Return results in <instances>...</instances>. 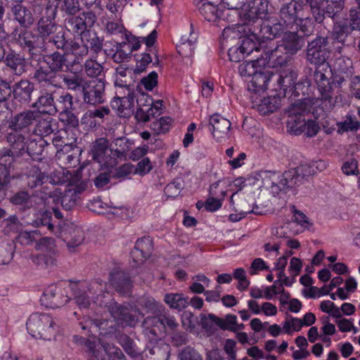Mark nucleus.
Segmentation results:
<instances>
[{
	"label": "nucleus",
	"mask_w": 360,
	"mask_h": 360,
	"mask_svg": "<svg viewBox=\"0 0 360 360\" xmlns=\"http://www.w3.org/2000/svg\"><path fill=\"white\" fill-rule=\"evenodd\" d=\"M304 2L292 0L282 5L278 13V19L263 28V34L273 39L280 37L286 30H300L304 34L309 35L313 32L312 20L304 16Z\"/></svg>",
	"instance_id": "obj_1"
},
{
	"label": "nucleus",
	"mask_w": 360,
	"mask_h": 360,
	"mask_svg": "<svg viewBox=\"0 0 360 360\" xmlns=\"http://www.w3.org/2000/svg\"><path fill=\"white\" fill-rule=\"evenodd\" d=\"M269 3L268 0H252L244 5L240 13L242 27H250L249 30L255 32L260 36L266 35L263 34L262 29L270 25L262 21V18L268 13Z\"/></svg>",
	"instance_id": "obj_2"
},
{
	"label": "nucleus",
	"mask_w": 360,
	"mask_h": 360,
	"mask_svg": "<svg viewBox=\"0 0 360 360\" xmlns=\"http://www.w3.org/2000/svg\"><path fill=\"white\" fill-rule=\"evenodd\" d=\"M331 69L329 64L317 65L314 73V79L320 94L319 98L327 109L333 108L338 99L334 95L333 83L329 81Z\"/></svg>",
	"instance_id": "obj_3"
},
{
	"label": "nucleus",
	"mask_w": 360,
	"mask_h": 360,
	"mask_svg": "<svg viewBox=\"0 0 360 360\" xmlns=\"http://www.w3.org/2000/svg\"><path fill=\"white\" fill-rule=\"evenodd\" d=\"M27 330L34 338L50 340L56 331L57 323L49 314H32L28 319Z\"/></svg>",
	"instance_id": "obj_4"
},
{
	"label": "nucleus",
	"mask_w": 360,
	"mask_h": 360,
	"mask_svg": "<svg viewBox=\"0 0 360 360\" xmlns=\"http://www.w3.org/2000/svg\"><path fill=\"white\" fill-rule=\"evenodd\" d=\"M96 20L97 17L93 11H83L78 15L67 16L64 25L68 31L85 38Z\"/></svg>",
	"instance_id": "obj_5"
},
{
	"label": "nucleus",
	"mask_w": 360,
	"mask_h": 360,
	"mask_svg": "<svg viewBox=\"0 0 360 360\" xmlns=\"http://www.w3.org/2000/svg\"><path fill=\"white\" fill-rule=\"evenodd\" d=\"M263 53L258 58L260 67L277 68L285 65L289 60L290 55L287 53L281 44H274L271 40L269 44H264Z\"/></svg>",
	"instance_id": "obj_6"
},
{
	"label": "nucleus",
	"mask_w": 360,
	"mask_h": 360,
	"mask_svg": "<svg viewBox=\"0 0 360 360\" xmlns=\"http://www.w3.org/2000/svg\"><path fill=\"white\" fill-rule=\"evenodd\" d=\"M115 85L122 88L126 87L127 94L125 96L115 98L111 102V105L112 108L117 110L120 117H129L134 113L135 93L130 89V85L127 84V81H123L121 78L116 79Z\"/></svg>",
	"instance_id": "obj_7"
},
{
	"label": "nucleus",
	"mask_w": 360,
	"mask_h": 360,
	"mask_svg": "<svg viewBox=\"0 0 360 360\" xmlns=\"http://www.w3.org/2000/svg\"><path fill=\"white\" fill-rule=\"evenodd\" d=\"M330 56L327 37H318L308 43L307 60L316 65L328 64L326 63Z\"/></svg>",
	"instance_id": "obj_8"
},
{
	"label": "nucleus",
	"mask_w": 360,
	"mask_h": 360,
	"mask_svg": "<svg viewBox=\"0 0 360 360\" xmlns=\"http://www.w3.org/2000/svg\"><path fill=\"white\" fill-rule=\"evenodd\" d=\"M108 309L117 323L122 326H134L139 321V316H143L139 309H130L116 302L110 304Z\"/></svg>",
	"instance_id": "obj_9"
},
{
	"label": "nucleus",
	"mask_w": 360,
	"mask_h": 360,
	"mask_svg": "<svg viewBox=\"0 0 360 360\" xmlns=\"http://www.w3.org/2000/svg\"><path fill=\"white\" fill-rule=\"evenodd\" d=\"M108 309L117 323L122 326H134L139 321V316H143L139 309H130L116 302L110 304Z\"/></svg>",
	"instance_id": "obj_10"
},
{
	"label": "nucleus",
	"mask_w": 360,
	"mask_h": 360,
	"mask_svg": "<svg viewBox=\"0 0 360 360\" xmlns=\"http://www.w3.org/2000/svg\"><path fill=\"white\" fill-rule=\"evenodd\" d=\"M108 309L117 323L122 326H134L139 321V316H143L139 309H130L116 302L110 304Z\"/></svg>",
	"instance_id": "obj_11"
},
{
	"label": "nucleus",
	"mask_w": 360,
	"mask_h": 360,
	"mask_svg": "<svg viewBox=\"0 0 360 360\" xmlns=\"http://www.w3.org/2000/svg\"><path fill=\"white\" fill-rule=\"evenodd\" d=\"M108 309L117 323L122 326H134L139 321V316H143L139 309H130L116 302L110 304Z\"/></svg>",
	"instance_id": "obj_12"
},
{
	"label": "nucleus",
	"mask_w": 360,
	"mask_h": 360,
	"mask_svg": "<svg viewBox=\"0 0 360 360\" xmlns=\"http://www.w3.org/2000/svg\"><path fill=\"white\" fill-rule=\"evenodd\" d=\"M244 36L242 37L241 43L239 45L246 56H249L254 51H258L262 49L265 39H274L271 36L264 35L260 36L255 32L249 30L250 27H241Z\"/></svg>",
	"instance_id": "obj_13"
},
{
	"label": "nucleus",
	"mask_w": 360,
	"mask_h": 360,
	"mask_svg": "<svg viewBox=\"0 0 360 360\" xmlns=\"http://www.w3.org/2000/svg\"><path fill=\"white\" fill-rule=\"evenodd\" d=\"M56 15V8H53L51 5L48 4L44 15L39 20L37 25L38 36L41 41L56 32L58 28L55 21Z\"/></svg>",
	"instance_id": "obj_14"
},
{
	"label": "nucleus",
	"mask_w": 360,
	"mask_h": 360,
	"mask_svg": "<svg viewBox=\"0 0 360 360\" xmlns=\"http://www.w3.org/2000/svg\"><path fill=\"white\" fill-rule=\"evenodd\" d=\"M108 141L105 138L96 139L91 144V153L93 160L106 167H112L115 160H112L109 152Z\"/></svg>",
	"instance_id": "obj_15"
},
{
	"label": "nucleus",
	"mask_w": 360,
	"mask_h": 360,
	"mask_svg": "<svg viewBox=\"0 0 360 360\" xmlns=\"http://www.w3.org/2000/svg\"><path fill=\"white\" fill-rule=\"evenodd\" d=\"M274 79L277 83V87L275 88L278 91L279 95L285 97L289 94H292L295 89H297L296 83L297 74L292 70H286L283 71L280 75H274Z\"/></svg>",
	"instance_id": "obj_16"
},
{
	"label": "nucleus",
	"mask_w": 360,
	"mask_h": 360,
	"mask_svg": "<svg viewBox=\"0 0 360 360\" xmlns=\"http://www.w3.org/2000/svg\"><path fill=\"white\" fill-rule=\"evenodd\" d=\"M40 300L46 307L54 309L65 304L69 301V298L63 293L60 288L51 285L45 289Z\"/></svg>",
	"instance_id": "obj_17"
},
{
	"label": "nucleus",
	"mask_w": 360,
	"mask_h": 360,
	"mask_svg": "<svg viewBox=\"0 0 360 360\" xmlns=\"http://www.w3.org/2000/svg\"><path fill=\"white\" fill-rule=\"evenodd\" d=\"M285 179V172L281 175L277 172L266 171L262 175V186L276 195L281 191L291 188Z\"/></svg>",
	"instance_id": "obj_18"
},
{
	"label": "nucleus",
	"mask_w": 360,
	"mask_h": 360,
	"mask_svg": "<svg viewBox=\"0 0 360 360\" xmlns=\"http://www.w3.org/2000/svg\"><path fill=\"white\" fill-rule=\"evenodd\" d=\"M212 134L217 142H221L229 138L231 122L221 115L216 113L210 118Z\"/></svg>",
	"instance_id": "obj_19"
},
{
	"label": "nucleus",
	"mask_w": 360,
	"mask_h": 360,
	"mask_svg": "<svg viewBox=\"0 0 360 360\" xmlns=\"http://www.w3.org/2000/svg\"><path fill=\"white\" fill-rule=\"evenodd\" d=\"M84 101L89 105H96L104 102L105 84L102 79L95 84H84L83 89Z\"/></svg>",
	"instance_id": "obj_20"
},
{
	"label": "nucleus",
	"mask_w": 360,
	"mask_h": 360,
	"mask_svg": "<svg viewBox=\"0 0 360 360\" xmlns=\"http://www.w3.org/2000/svg\"><path fill=\"white\" fill-rule=\"evenodd\" d=\"M76 140L77 138L72 131L60 129L54 134L52 143L57 153H67L74 148Z\"/></svg>",
	"instance_id": "obj_21"
},
{
	"label": "nucleus",
	"mask_w": 360,
	"mask_h": 360,
	"mask_svg": "<svg viewBox=\"0 0 360 360\" xmlns=\"http://www.w3.org/2000/svg\"><path fill=\"white\" fill-rule=\"evenodd\" d=\"M313 174H314V168L311 162L285 172V180L288 181V185L291 188L302 184L304 179Z\"/></svg>",
	"instance_id": "obj_22"
},
{
	"label": "nucleus",
	"mask_w": 360,
	"mask_h": 360,
	"mask_svg": "<svg viewBox=\"0 0 360 360\" xmlns=\"http://www.w3.org/2000/svg\"><path fill=\"white\" fill-rule=\"evenodd\" d=\"M58 96L56 90L47 89L46 87H41L39 96L32 107L49 115L53 114L55 98Z\"/></svg>",
	"instance_id": "obj_23"
},
{
	"label": "nucleus",
	"mask_w": 360,
	"mask_h": 360,
	"mask_svg": "<svg viewBox=\"0 0 360 360\" xmlns=\"http://www.w3.org/2000/svg\"><path fill=\"white\" fill-rule=\"evenodd\" d=\"M298 30H286L282 34L281 44L289 55L295 54L304 45V40L302 36L298 34Z\"/></svg>",
	"instance_id": "obj_24"
},
{
	"label": "nucleus",
	"mask_w": 360,
	"mask_h": 360,
	"mask_svg": "<svg viewBox=\"0 0 360 360\" xmlns=\"http://www.w3.org/2000/svg\"><path fill=\"white\" fill-rule=\"evenodd\" d=\"M153 243L149 237H143L136 240L131 256L137 264L143 262L151 254Z\"/></svg>",
	"instance_id": "obj_25"
},
{
	"label": "nucleus",
	"mask_w": 360,
	"mask_h": 360,
	"mask_svg": "<svg viewBox=\"0 0 360 360\" xmlns=\"http://www.w3.org/2000/svg\"><path fill=\"white\" fill-rule=\"evenodd\" d=\"M57 75L47 65H39L33 74V79L41 87L57 86Z\"/></svg>",
	"instance_id": "obj_26"
},
{
	"label": "nucleus",
	"mask_w": 360,
	"mask_h": 360,
	"mask_svg": "<svg viewBox=\"0 0 360 360\" xmlns=\"http://www.w3.org/2000/svg\"><path fill=\"white\" fill-rule=\"evenodd\" d=\"M44 62L56 74L65 72L70 68L66 53L53 51L44 57Z\"/></svg>",
	"instance_id": "obj_27"
},
{
	"label": "nucleus",
	"mask_w": 360,
	"mask_h": 360,
	"mask_svg": "<svg viewBox=\"0 0 360 360\" xmlns=\"http://www.w3.org/2000/svg\"><path fill=\"white\" fill-rule=\"evenodd\" d=\"M37 112L31 110H24L15 115L9 124L11 129L22 131L30 126L36 120Z\"/></svg>",
	"instance_id": "obj_28"
},
{
	"label": "nucleus",
	"mask_w": 360,
	"mask_h": 360,
	"mask_svg": "<svg viewBox=\"0 0 360 360\" xmlns=\"http://www.w3.org/2000/svg\"><path fill=\"white\" fill-rule=\"evenodd\" d=\"M68 41L65 39V32L63 30L56 32L51 34L49 37L41 41V45L44 47L41 50L46 53L53 50V49H62L65 51Z\"/></svg>",
	"instance_id": "obj_29"
},
{
	"label": "nucleus",
	"mask_w": 360,
	"mask_h": 360,
	"mask_svg": "<svg viewBox=\"0 0 360 360\" xmlns=\"http://www.w3.org/2000/svg\"><path fill=\"white\" fill-rule=\"evenodd\" d=\"M27 135L21 131L12 129V131L8 133L6 140L11 146V152L16 155H22L25 151L27 146Z\"/></svg>",
	"instance_id": "obj_30"
},
{
	"label": "nucleus",
	"mask_w": 360,
	"mask_h": 360,
	"mask_svg": "<svg viewBox=\"0 0 360 360\" xmlns=\"http://www.w3.org/2000/svg\"><path fill=\"white\" fill-rule=\"evenodd\" d=\"M34 89V84L28 79H21L13 87L14 98L21 103H28L31 101L32 94Z\"/></svg>",
	"instance_id": "obj_31"
},
{
	"label": "nucleus",
	"mask_w": 360,
	"mask_h": 360,
	"mask_svg": "<svg viewBox=\"0 0 360 360\" xmlns=\"http://www.w3.org/2000/svg\"><path fill=\"white\" fill-rule=\"evenodd\" d=\"M274 75L269 72H261L260 69L252 76V80L248 84V89L255 93L264 91L268 89V84L274 80Z\"/></svg>",
	"instance_id": "obj_32"
},
{
	"label": "nucleus",
	"mask_w": 360,
	"mask_h": 360,
	"mask_svg": "<svg viewBox=\"0 0 360 360\" xmlns=\"http://www.w3.org/2000/svg\"><path fill=\"white\" fill-rule=\"evenodd\" d=\"M18 43L29 51L34 49H41L42 46L40 37L29 30H23L20 32L16 38Z\"/></svg>",
	"instance_id": "obj_33"
},
{
	"label": "nucleus",
	"mask_w": 360,
	"mask_h": 360,
	"mask_svg": "<svg viewBox=\"0 0 360 360\" xmlns=\"http://www.w3.org/2000/svg\"><path fill=\"white\" fill-rule=\"evenodd\" d=\"M11 12L16 21L25 27H30L34 23V18L30 10L20 3H16L12 6Z\"/></svg>",
	"instance_id": "obj_34"
},
{
	"label": "nucleus",
	"mask_w": 360,
	"mask_h": 360,
	"mask_svg": "<svg viewBox=\"0 0 360 360\" xmlns=\"http://www.w3.org/2000/svg\"><path fill=\"white\" fill-rule=\"evenodd\" d=\"M5 63L15 75L20 76L26 71L27 62L25 58L19 53H8L5 58Z\"/></svg>",
	"instance_id": "obj_35"
},
{
	"label": "nucleus",
	"mask_w": 360,
	"mask_h": 360,
	"mask_svg": "<svg viewBox=\"0 0 360 360\" xmlns=\"http://www.w3.org/2000/svg\"><path fill=\"white\" fill-rule=\"evenodd\" d=\"M49 143L42 137H38L30 140L25 148V151L30 157L37 161H41L44 159L43 152L44 147L48 146Z\"/></svg>",
	"instance_id": "obj_36"
},
{
	"label": "nucleus",
	"mask_w": 360,
	"mask_h": 360,
	"mask_svg": "<svg viewBox=\"0 0 360 360\" xmlns=\"http://www.w3.org/2000/svg\"><path fill=\"white\" fill-rule=\"evenodd\" d=\"M65 50L75 56L73 64L79 63V60L83 59L89 53V47L84 43L82 37L80 40L74 39L68 41Z\"/></svg>",
	"instance_id": "obj_37"
},
{
	"label": "nucleus",
	"mask_w": 360,
	"mask_h": 360,
	"mask_svg": "<svg viewBox=\"0 0 360 360\" xmlns=\"http://www.w3.org/2000/svg\"><path fill=\"white\" fill-rule=\"evenodd\" d=\"M65 240L67 241L68 249L72 251L76 247L80 245L84 240L83 230L77 226H70L65 230Z\"/></svg>",
	"instance_id": "obj_38"
},
{
	"label": "nucleus",
	"mask_w": 360,
	"mask_h": 360,
	"mask_svg": "<svg viewBox=\"0 0 360 360\" xmlns=\"http://www.w3.org/2000/svg\"><path fill=\"white\" fill-rule=\"evenodd\" d=\"M84 188L77 186H71L65 189L61 196V205L65 210H72L77 203L79 195Z\"/></svg>",
	"instance_id": "obj_39"
},
{
	"label": "nucleus",
	"mask_w": 360,
	"mask_h": 360,
	"mask_svg": "<svg viewBox=\"0 0 360 360\" xmlns=\"http://www.w3.org/2000/svg\"><path fill=\"white\" fill-rule=\"evenodd\" d=\"M110 282L117 291L122 294L127 293L131 286L129 277L121 271H116L110 274Z\"/></svg>",
	"instance_id": "obj_40"
},
{
	"label": "nucleus",
	"mask_w": 360,
	"mask_h": 360,
	"mask_svg": "<svg viewBox=\"0 0 360 360\" xmlns=\"http://www.w3.org/2000/svg\"><path fill=\"white\" fill-rule=\"evenodd\" d=\"M104 25V31L110 35H118L121 34L122 37H124V38L127 40L128 42H130L131 39L134 37L131 35V34H128L127 31L125 30L122 20L120 19L117 20H110V18L107 19L105 22H103Z\"/></svg>",
	"instance_id": "obj_41"
},
{
	"label": "nucleus",
	"mask_w": 360,
	"mask_h": 360,
	"mask_svg": "<svg viewBox=\"0 0 360 360\" xmlns=\"http://www.w3.org/2000/svg\"><path fill=\"white\" fill-rule=\"evenodd\" d=\"M57 129V122L55 119L47 116L41 118L35 125L34 133L39 137L46 136L53 133Z\"/></svg>",
	"instance_id": "obj_42"
},
{
	"label": "nucleus",
	"mask_w": 360,
	"mask_h": 360,
	"mask_svg": "<svg viewBox=\"0 0 360 360\" xmlns=\"http://www.w3.org/2000/svg\"><path fill=\"white\" fill-rule=\"evenodd\" d=\"M313 104L312 100L309 98L300 99L290 105L289 114L309 118L311 117V110Z\"/></svg>",
	"instance_id": "obj_43"
},
{
	"label": "nucleus",
	"mask_w": 360,
	"mask_h": 360,
	"mask_svg": "<svg viewBox=\"0 0 360 360\" xmlns=\"http://www.w3.org/2000/svg\"><path fill=\"white\" fill-rule=\"evenodd\" d=\"M281 105L280 96H271L264 98L257 105V110L261 115H266L277 110Z\"/></svg>",
	"instance_id": "obj_44"
},
{
	"label": "nucleus",
	"mask_w": 360,
	"mask_h": 360,
	"mask_svg": "<svg viewBox=\"0 0 360 360\" xmlns=\"http://www.w3.org/2000/svg\"><path fill=\"white\" fill-rule=\"evenodd\" d=\"M73 106L72 96L67 92H58V96L55 98L53 113L68 112L72 110Z\"/></svg>",
	"instance_id": "obj_45"
},
{
	"label": "nucleus",
	"mask_w": 360,
	"mask_h": 360,
	"mask_svg": "<svg viewBox=\"0 0 360 360\" xmlns=\"http://www.w3.org/2000/svg\"><path fill=\"white\" fill-rule=\"evenodd\" d=\"M48 179V176L41 172L37 166H32L27 174V186L31 188H34L41 186L44 181Z\"/></svg>",
	"instance_id": "obj_46"
},
{
	"label": "nucleus",
	"mask_w": 360,
	"mask_h": 360,
	"mask_svg": "<svg viewBox=\"0 0 360 360\" xmlns=\"http://www.w3.org/2000/svg\"><path fill=\"white\" fill-rule=\"evenodd\" d=\"M84 71L86 76L91 78L102 79L104 77V68L103 65L94 59H88L84 65Z\"/></svg>",
	"instance_id": "obj_47"
},
{
	"label": "nucleus",
	"mask_w": 360,
	"mask_h": 360,
	"mask_svg": "<svg viewBox=\"0 0 360 360\" xmlns=\"http://www.w3.org/2000/svg\"><path fill=\"white\" fill-rule=\"evenodd\" d=\"M354 30L343 20L336 22L333 28L332 37L334 40L344 43L346 38Z\"/></svg>",
	"instance_id": "obj_48"
},
{
	"label": "nucleus",
	"mask_w": 360,
	"mask_h": 360,
	"mask_svg": "<svg viewBox=\"0 0 360 360\" xmlns=\"http://www.w3.org/2000/svg\"><path fill=\"white\" fill-rule=\"evenodd\" d=\"M165 302L172 308L183 309L188 304V297L183 294L169 293L165 295Z\"/></svg>",
	"instance_id": "obj_49"
},
{
	"label": "nucleus",
	"mask_w": 360,
	"mask_h": 360,
	"mask_svg": "<svg viewBox=\"0 0 360 360\" xmlns=\"http://www.w3.org/2000/svg\"><path fill=\"white\" fill-rule=\"evenodd\" d=\"M152 360H168L170 353L169 345L160 342L153 345L149 350Z\"/></svg>",
	"instance_id": "obj_50"
},
{
	"label": "nucleus",
	"mask_w": 360,
	"mask_h": 360,
	"mask_svg": "<svg viewBox=\"0 0 360 360\" xmlns=\"http://www.w3.org/2000/svg\"><path fill=\"white\" fill-rule=\"evenodd\" d=\"M118 343L122 346L126 353L133 357L139 355L141 351L135 345L134 340L125 334H120L117 337Z\"/></svg>",
	"instance_id": "obj_51"
},
{
	"label": "nucleus",
	"mask_w": 360,
	"mask_h": 360,
	"mask_svg": "<svg viewBox=\"0 0 360 360\" xmlns=\"http://www.w3.org/2000/svg\"><path fill=\"white\" fill-rule=\"evenodd\" d=\"M14 253V243L9 240H0V264L9 263Z\"/></svg>",
	"instance_id": "obj_52"
},
{
	"label": "nucleus",
	"mask_w": 360,
	"mask_h": 360,
	"mask_svg": "<svg viewBox=\"0 0 360 360\" xmlns=\"http://www.w3.org/2000/svg\"><path fill=\"white\" fill-rule=\"evenodd\" d=\"M139 304L146 309L147 313H150L151 314H159L164 311L163 305L151 297H142L139 301Z\"/></svg>",
	"instance_id": "obj_53"
},
{
	"label": "nucleus",
	"mask_w": 360,
	"mask_h": 360,
	"mask_svg": "<svg viewBox=\"0 0 360 360\" xmlns=\"http://www.w3.org/2000/svg\"><path fill=\"white\" fill-rule=\"evenodd\" d=\"M99 344L103 347L106 354L112 360H124L125 356L122 350L113 344L106 342L103 339L99 338Z\"/></svg>",
	"instance_id": "obj_54"
},
{
	"label": "nucleus",
	"mask_w": 360,
	"mask_h": 360,
	"mask_svg": "<svg viewBox=\"0 0 360 360\" xmlns=\"http://www.w3.org/2000/svg\"><path fill=\"white\" fill-rule=\"evenodd\" d=\"M338 126L339 132L356 131L360 128V122L356 116L347 115Z\"/></svg>",
	"instance_id": "obj_55"
},
{
	"label": "nucleus",
	"mask_w": 360,
	"mask_h": 360,
	"mask_svg": "<svg viewBox=\"0 0 360 360\" xmlns=\"http://www.w3.org/2000/svg\"><path fill=\"white\" fill-rule=\"evenodd\" d=\"M191 39L187 38L184 36L181 38V42L177 45V51L180 55L184 57H190L192 56L194 50V44L196 41V37H192Z\"/></svg>",
	"instance_id": "obj_56"
},
{
	"label": "nucleus",
	"mask_w": 360,
	"mask_h": 360,
	"mask_svg": "<svg viewBox=\"0 0 360 360\" xmlns=\"http://www.w3.org/2000/svg\"><path fill=\"white\" fill-rule=\"evenodd\" d=\"M35 249L38 251L44 252L51 255H56L55 240L51 237H39Z\"/></svg>",
	"instance_id": "obj_57"
},
{
	"label": "nucleus",
	"mask_w": 360,
	"mask_h": 360,
	"mask_svg": "<svg viewBox=\"0 0 360 360\" xmlns=\"http://www.w3.org/2000/svg\"><path fill=\"white\" fill-rule=\"evenodd\" d=\"M258 58L250 61H244L238 65V70L242 77H252L261 68L259 65Z\"/></svg>",
	"instance_id": "obj_58"
},
{
	"label": "nucleus",
	"mask_w": 360,
	"mask_h": 360,
	"mask_svg": "<svg viewBox=\"0 0 360 360\" xmlns=\"http://www.w3.org/2000/svg\"><path fill=\"white\" fill-rule=\"evenodd\" d=\"M307 118L289 114L287 127L289 131L296 135L302 134V129L305 126Z\"/></svg>",
	"instance_id": "obj_59"
},
{
	"label": "nucleus",
	"mask_w": 360,
	"mask_h": 360,
	"mask_svg": "<svg viewBox=\"0 0 360 360\" xmlns=\"http://www.w3.org/2000/svg\"><path fill=\"white\" fill-rule=\"evenodd\" d=\"M127 42L117 43L115 52L112 56L114 62L121 63L131 58L130 49L127 47Z\"/></svg>",
	"instance_id": "obj_60"
},
{
	"label": "nucleus",
	"mask_w": 360,
	"mask_h": 360,
	"mask_svg": "<svg viewBox=\"0 0 360 360\" xmlns=\"http://www.w3.org/2000/svg\"><path fill=\"white\" fill-rule=\"evenodd\" d=\"M202 15L209 22H215L220 18L219 11L218 8L210 3L203 4L199 9Z\"/></svg>",
	"instance_id": "obj_61"
},
{
	"label": "nucleus",
	"mask_w": 360,
	"mask_h": 360,
	"mask_svg": "<svg viewBox=\"0 0 360 360\" xmlns=\"http://www.w3.org/2000/svg\"><path fill=\"white\" fill-rule=\"evenodd\" d=\"M184 187V181L179 177L165 186L164 193L168 198H176L180 194Z\"/></svg>",
	"instance_id": "obj_62"
},
{
	"label": "nucleus",
	"mask_w": 360,
	"mask_h": 360,
	"mask_svg": "<svg viewBox=\"0 0 360 360\" xmlns=\"http://www.w3.org/2000/svg\"><path fill=\"white\" fill-rule=\"evenodd\" d=\"M114 144L115 148L110 150V154L114 151V155L117 158L124 155L131 148V143L126 137H120L115 140Z\"/></svg>",
	"instance_id": "obj_63"
},
{
	"label": "nucleus",
	"mask_w": 360,
	"mask_h": 360,
	"mask_svg": "<svg viewBox=\"0 0 360 360\" xmlns=\"http://www.w3.org/2000/svg\"><path fill=\"white\" fill-rule=\"evenodd\" d=\"M41 233L39 231H22L16 238V241L22 245H30L35 243L37 244Z\"/></svg>",
	"instance_id": "obj_64"
}]
</instances>
